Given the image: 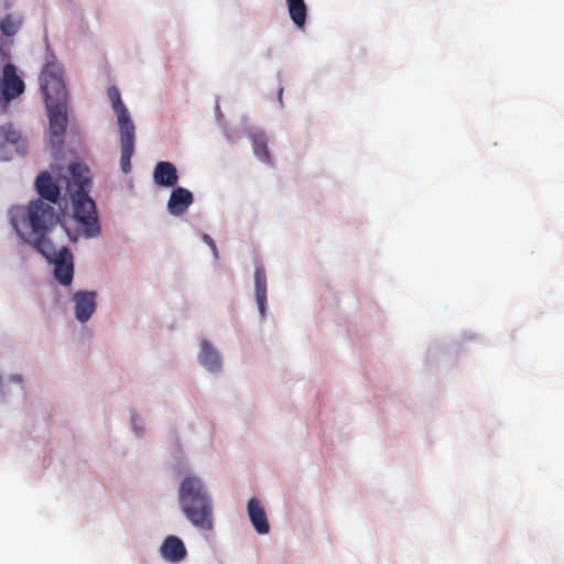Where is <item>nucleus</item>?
I'll use <instances>...</instances> for the list:
<instances>
[{
    "mask_svg": "<svg viewBox=\"0 0 564 564\" xmlns=\"http://www.w3.org/2000/svg\"><path fill=\"white\" fill-rule=\"evenodd\" d=\"M21 19L14 15H6L0 22V29L8 36L14 35L21 26Z\"/></svg>",
    "mask_w": 564,
    "mask_h": 564,
    "instance_id": "nucleus-18",
    "label": "nucleus"
},
{
    "mask_svg": "<svg viewBox=\"0 0 564 564\" xmlns=\"http://www.w3.org/2000/svg\"><path fill=\"white\" fill-rule=\"evenodd\" d=\"M107 94L119 126L121 148L120 166L123 173H129L131 171V158L134 153L135 128L128 109L121 100L119 89L116 86H110Z\"/></svg>",
    "mask_w": 564,
    "mask_h": 564,
    "instance_id": "nucleus-4",
    "label": "nucleus"
},
{
    "mask_svg": "<svg viewBox=\"0 0 564 564\" xmlns=\"http://www.w3.org/2000/svg\"><path fill=\"white\" fill-rule=\"evenodd\" d=\"M254 295L259 313L263 318L267 308V274L262 265H258L254 270Z\"/></svg>",
    "mask_w": 564,
    "mask_h": 564,
    "instance_id": "nucleus-14",
    "label": "nucleus"
},
{
    "mask_svg": "<svg viewBox=\"0 0 564 564\" xmlns=\"http://www.w3.org/2000/svg\"><path fill=\"white\" fill-rule=\"evenodd\" d=\"M153 178L158 185L172 187L178 181L176 167L171 162L161 161L154 167Z\"/></svg>",
    "mask_w": 564,
    "mask_h": 564,
    "instance_id": "nucleus-13",
    "label": "nucleus"
},
{
    "mask_svg": "<svg viewBox=\"0 0 564 564\" xmlns=\"http://www.w3.org/2000/svg\"><path fill=\"white\" fill-rule=\"evenodd\" d=\"M1 89L7 100L18 97L24 90V83L17 75V69L12 64H6L3 67Z\"/></svg>",
    "mask_w": 564,
    "mask_h": 564,
    "instance_id": "nucleus-8",
    "label": "nucleus"
},
{
    "mask_svg": "<svg viewBox=\"0 0 564 564\" xmlns=\"http://www.w3.org/2000/svg\"><path fill=\"white\" fill-rule=\"evenodd\" d=\"M52 142H62L67 128V102L46 105Z\"/></svg>",
    "mask_w": 564,
    "mask_h": 564,
    "instance_id": "nucleus-6",
    "label": "nucleus"
},
{
    "mask_svg": "<svg viewBox=\"0 0 564 564\" xmlns=\"http://www.w3.org/2000/svg\"><path fill=\"white\" fill-rule=\"evenodd\" d=\"M200 364L210 372L220 370L221 360L216 349L208 341H203L199 354Z\"/></svg>",
    "mask_w": 564,
    "mask_h": 564,
    "instance_id": "nucleus-15",
    "label": "nucleus"
},
{
    "mask_svg": "<svg viewBox=\"0 0 564 564\" xmlns=\"http://www.w3.org/2000/svg\"><path fill=\"white\" fill-rule=\"evenodd\" d=\"M193 200V194L188 189L177 187L172 192L169 198L167 209L172 215L181 216L188 209Z\"/></svg>",
    "mask_w": 564,
    "mask_h": 564,
    "instance_id": "nucleus-12",
    "label": "nucleus"
},
{
    "mask_svg": "<svg viewBox=\"0 0 564 564\" xmlns=\"http://www.w3.org/2000/svg\"><path fill=\"white\" fill-rule=\"evenodd\" d=\"M90 186V172L80 163L70 164L57 183L53 182L48 172H42L36 177L35 187L42 203H56L61 188L69 196L72 213L65 214L61 224L72 241H77L82 236L93 238L100 234L96 204L88 194Z\"/></svg>",
    "mask_w": 564,
    "mask_h": 564,
    "instance_id": "nucleus-1",
    "label": "nucleus"
},
{
    "mask_svg": "<svg viewBox=\"0 0 564 564\" xmlns=\"http://www.w3.org/2000/svg\"><path fill=\"white\" fill-rule=\"evenodd\" d=\"M252 147L254 154L263 162L269 161L270 154L268 150V142L263 134L252 135Z\"/></svg>",
    "mask_w": 564,
    "mask_h": 564,
    "instance_id": "nucleus-17",
    "label": "nucleus"
},
{
    "mask_svg": "<svg viewBox=\"0 0 564 564\" xmlns=\"http://www.w3.org/2000/svg\"><path fill=\"white\" fill-rule=\"evenodd\" d=\"M41 89L45 105L67 102V91L63 79V69L56 63H46L40 75Z\"/></svg>",
    "mask_w": 564,
    "mask_h": 564,
    "instance_id": "nucleus-5",
    "label": "nucleus"
},
{
    "mask_svg": "<svg viewBox=\"0 0 564 564\" xmlns=\"http://www.w3.org/2000/svg\"><path fill=\"white\" fill-rule=\"evenodd\" d=\"M248 517L258 534H268L270 524L264 508L257 498H251L247 505Z\"/></svg>",
    "mask_w": 564,
    "mask_h": 564,
    "instance_id": "nucleus-9",
    "label": "nucleus"
},
{
    "mask_svg": "<svg viewBox=\"0 0 564 564\" xmlns=\"http://www.w3.org/2000/svg\"><path fill=\"white\" fill-rule=\"evenodd\" d=\"M288 10L291 20L293 23L303 28L306 21V4L304 0H286Z\"/></svg>",
    "mask_w": 564,
    "mask_h": 564,
    "instance_id": "nucleus-16",
    "label": "nucleus"
},
{
    "mask_svg": "<svg viewBox=\"0 0 564 564\" xmlns=\"http://www.w3.org/2000/svg\"><path fill=\"white\" fill-rule=\"evenodd\" d=\"M160 552L164 560L172 563L183 561L187 554L183 541L175 535H170L164 540Z\"/></svg>",
    "mask_w": 564,
    "mask_h": 564,
    "instance_id": "nucleus-11",
    "label": "nucleus"
},
{
    "mask_svg": "<svg viewBox=\"0 0 564 564\" xmlns=\"http://www.w3.org/2000/svg\"><path fill=\"white\" fill-rule=\"evenodd\" d=\"M9 214L19 237L54 264V274L61 284L69 285L74 275L73 254L67 247L57 249L48 238L59 223L55 208L34 199L28 206L12 207Z\"/></svg>",
    "mask_w": 564,
    "mask_h": 564,
    "instance_id": "nucleus-2",
    "label": "nucleus"
},
{
    "mask_svg": "<svg viewBox=\"0 0 564 564\" xmlns=\"http://www.w3.org/2000/svg\"><path fill=\"white\" fill-rule=\"evenodd\" d=\"M96 292L78 291L73 295L75 316L80 323H86L96 310Z\"/></svg>",
    "mask_w": 564,
    "mask_h": 564,
    "instance_id": "nucleus-7",
    "label": "nucleus"
},
{
    "mask_svg": "<svg viewBox=\"0 0 564 564\" xmlns=\"http://www.w3.org/2000/svg\"><path fill=\"white\" fill-rule=\"evenodd\" d=\"M178 501L185 517L193 525L210 530L213 528V506L202 480L186 477L178 490Z\"/></svg>",
    "mask_w": 564,
    "mask_h": 564,
    "instance_id": "nucleus-3",
    "label": "nucleus"
},
{
    "mask_svg": "<svg viewBox=\"0 0 564 564\" xmlns=\"http://www.w3.org/2000/svg\"><path fill=\"white\" fill-rule=\"evenodd\" d=\"M0 155H2L7 147L14 148L15 152L23 154L26 150V141L22 138L21 133L15 130L12 124H3L0 128Z\"/></svg>",
    "mask_w": 564,
    "mask_h": 564,
    "instance_id": "nucleus-10",
    "label": "nucleus"
},
{
    "mask_svg": "<svg viewBox=\"0 0 564 564\" xmlns=\"http://www.w3.org/2000/svg\"><path fill=\"white\" fill-rule=\"evenodd\" d=\"M203 240H204L205 243H207L210 247V249L213 250L215 257H217V247H216V243L213 240V238L209 235L204 234L203 235Z\"/></svg>",
    "mask_w": 564,
    "mask_h": 564,
    "instance_id": "nucleus-19",
    "label": "nucleus"
}]
</instances>
